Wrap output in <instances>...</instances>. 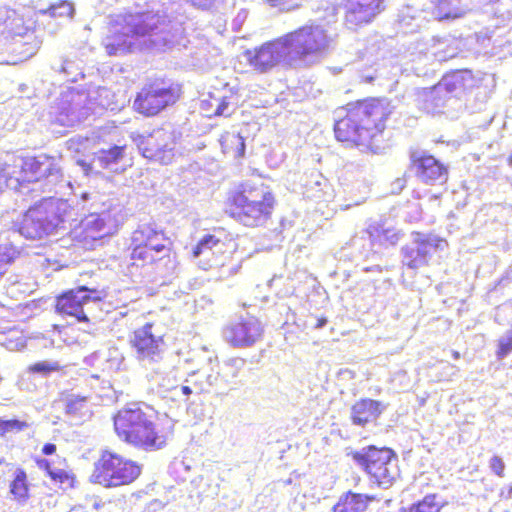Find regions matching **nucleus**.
Masks as SVG:
<instances>
[{
    "label": "nucleus",
    "instance_id": "nucleus-1",
    "mask_svg": "<svg viewBox=\"0 0 512 512\" xmlns=\"http://www.w3.org/2000/svg\"><path fill=\"white\" fill-rule=\"evenodd\" d=\"M340 110L333 124L335 140L345 148L379 153L393 114L391 102L370 96L350 101Z\"/></svg>",
    "mask_w": 512,
    "mask_h": 512
},
{
    "label": "nucleus",
    "instance_id": "nucleus-2",
    "mask_svg": "<svg viewBox=\"0 0 512 512\" xmlns=\"http://www.w3.org/2000/svg\"><path fill=\"white\" fill-rule=\"evenodd\" d=\"M278 200L261 178L246 179L231 187L224 199L225 214L247 228H263L272 223Z\"/></svg>",
    "mask_w": 512,
    "mask_h": 512
},
{
    "label": "nucleus",
    "instance_id": "nucleus-3",
    "mask_svg": "<svg viewBox=\"0 0 512 512\" xmlns=\"http://www.w3.org/2000/svg\"><path fill=\"white\" fill-rule=\"evenodd\" d=\"M114 429L124 443L146 452L163 449L174 435L170 419L148 413L139 406L118 410L114 416Z\"/></svg>",
    "mask_w": 512,
    "mask_h": 512
},
{
    "label": "nucleus",
    "instance_id": "nucleus-4",
    "mask_svg": "<svg viewBox=\"0 0 512 512\" xmlns=\"http://www.w3.org/2000/svg\"><path fill=\"white\" fill-rule=\"evenodd\" d=\"M288 66H299L314 62L330 51L332 38L321 25L309 23L282 35Z\"/></svg>",
    "mask_w": 512,
    "mask_h": 512
},
{
    "label": "nucleus",
    "instance_id": "nucleus-5",
    "mask_svg": "<svg viewBox=\"0 0 512 512\" xmlns=\"http://www.w3.org/2000/svg\"><path fill=\"white\" fill-rule=\"evenodd\" d=\"M160 17L149 11L119 15L110 22L104 48L109 55L130 52L134 40L150 35L158 28Z\"/></svg>",
    "mask_w": 512,
    "mask_h": 512
},
{
    "label": "nucleus",
    "instance_id": "nucleus-6",
    "mask_svg": "<svg viewBox=\"0 0 512 512\" xmlns=\"http://www.w3.org/2000/svg\"><path fill=\"white\" fill-rule=\"evenodd\" d=\"M141 473L142 466L137 461L104 449L93 464L89 482L106 489L119 488L133 484Z\"/></svg>",
    "mask_w": 512,
    "mask_h": 512
},
{
    "label": "nucleus",
    "instance_id": "nucleus-7",
    "mask_svg": "<svg viewBox=\"0 0 512 512\" xmlns=\"http://www.w3.org/2000/svg\"><path fill=\"white\" fill-rule=\"evenodd\" d=\"M65 208V204L53 198L39 201L23 214L19 233L31 240L44 239L64 223L68 215Z\"/></svg>",
    "mask_w": 512,
    "mask_h": 512
},
{
    "label": "nucleus",
    "instance_id": "nucleus-8",
    "mask_svg": "<svg viewBox=\"0 0 512 512\" xmlns=\"http://www.w3.org/2000/svg\"><path fill=\"white\" fill-rule=\"evenodd\" d=\"M182 94L180 84L155 78L146 82L135 93L132 109L143 117L153 118L178 103Z\"/></svg>",
    "mask_w": 512,
    "mask_h": 512
},
{
    "label": "nucleus",
    "instance_id": "nucleus-9",
    "mask_svg": "<svg viewBox=\"0 0 512 512\" xmlns=\"http://www.w3.org/2000/svg\"><path fill=\"white\" fill-rule=\"evenodd\" d=\"M128 249L132 264L137 266L153 264L175 254L173 244L164 231L150 225L140 226L131 233Z\"/></svg>",
    "mask_w": 512,
    "mask_h": 512
},
{
    "label": "nucleus",
    "instance_id": "nucleus-10",
    "mask_svg": "<svg viewBox=\"0 0 512 512\" xmlns=\"http://www.w3.org/2000/svg\"><path fill=\"white\" fill-rule=\"evenodd\" d=\"M62 155L39 153L18 157L19 164L11 172V179L15 188H22L34 183H46L50 179H61L63 176L61 167Z\"/></svg>",
    "mask_w": 512,
    "mask_h": 512
},
{
    "label": "nucleus",
    "instance_id": "nucleus-11",
    "mask_svg": "<svg viewBox=\"0 0 512 512\" xmlns=\"http://www.w3.org/2000/svg\"><path fill=\"white\" fill-rule=\"evenodd\" d=\"M351 458L378 486H392L398 476L397 454L388 447L369 445L361 451H354Z\"/></svg>",
    "mask_w": 512,
    "mask_h": 512
},
{
    "label": "nucleus",
    "instance_id": "nucleus-12",
    "mask_svg": "<svg viewBox=\"0 0 512 512\" xmlns=\"http://www.w3.org/2000/svg\"><path fill=\"white\" fill-rule=\"evenodd\" d=\"M165 337L162 327L155 321H149L132 331L129 345L139 362L152 365L163 359Z\"/></svg>",
    "mask_w": 512,
    "mask_h": 512
},
{
    "label": "nucleus",
    "instance_id": "nucleus-13",
    "mask_svg": "<svg viewBox=\"0 0 512 512\" xmlns=\"http://www.w3.org/2000/svg\"><path fill=\"white\" fill-rule=\"evenodd\" d=\"M409 167L415 177L425 185H446L448 182V166L428 152L412 151Z\"/></svg>",
    "mask_w": 512,
    "mask_h": 512
},
{
    "label": "nucleus",
    "instance_id": "nucleus-14",
    "mask_svg": "<svg viewBox=\"0 0 512 512\" xmlns=\"http://www.w3.org/2000/svg\"><path fill=\"white\" fill-rule=\"evenodd\" d=\"M140 150L149 161L167 165L175 158V141L171 133L157 129L141 140Z\"/></svg>",
    "mask_w": 512,
    "mask_h": 512
},
{
    "label": "nucleus",
    "instance_id": "nucleus-15",
    "mask_svg": "<svg viewBox=\"0 0 512 512\" xmlns=\"http://www.w3.org/2000/svg\"><path fill=\"white\" fill-rule=\"evenodd\" d=\"M248 63L258 72H266L282 62L288 65L287 50L282 36L245 52Z\"/></svg>",
    "mask_w": 512,
    "mask_h": 512
},
{
    "label": "nucleus",
    "instance_id": "nucleus-16",
    "mask_svg": "<svg viewBox=\"0 0 512 512\" xmlns=\"http://www.w3.org/2000/svg\"><path fill=\"white\" fill-rule=\"evenodd\" d=\"M261 322L254 316L233 321L224 328L226 341L235 348L250 347L263 336Z\"/></svg>",
    "mask_w": 512,
    "mask_h": 512
},
{
    "label": "nucleus",
    "instance_id": "nucleus-17",
    "mask_svg": "<svg viewBox=\"0 0 512 512\" xmlns=\"http://www.w3.org/2000/svg\"><path fill=\"white\" fill-rule=\"evenodd\" d=\"M345 23L350 29H357L370 23L384 9V0H347Z\"/></svg>",
    "mask_w": 512,
    "mask_h": 512
},
{
    "label": "nucleus",
    "instance_id": "nucleus-18",
    "mask_svg": "<svg viewBox=\"0 0 512 512\" xmlns=\"http://www.w3.org/2000/svg\"><path fill=\"white\" fill-rule=\"evenodd\" d=\"M25 21L15 9L8 6L0 7V51L9 48L15 37L25 33Z\"/></svg>",
    "mask_w": 512,
    "mask_h": 512
},
{
    "label": "nucleus",
    "instance_id": "nucleus-19",
    "mask_svg": "<svg viewBox=\"0 0 512 512\" xmlns=\"http://www.w3.org/2000/svg\"><path fill=\"white\" fill-rule=\"evenodd\" d=\"M77 288L69 289L55 298V311L62 316L74 317L77 322L90 323L89 317L84 311L85 298L80 296Z\"/></svg>",
    "mask_w": 512,
    "mask_h": 512
},
{
    "label": "nucleus",
    "instance_id": "nucleus-20",
    "mask_svg": "<svg viewBox=\"0 0 512 512\" xmlns=\"http://www.w3.org/2000/svg\"><path fill=\"white\" fill-rule=\"evenodd\" d=\"M35 463L60 489L71 490L76 487L77 476L66 459L61 461L63 467H54L49 460L44 458L36 459Z\"/></svg>",
    "mask_w": 512,
    "mask_h": 512
},
{
    "label": "nucleus",
    "instance_id": "nucleus-21",
    "mask_svg": "<svg viewBox=\"0 0 512 512\" xmlns=\"http://www.w3.org/2000/svg\"><path fill=\"white\" fill-rule=\"evenodd\" d=\"M384 410L381 401L371 398H361L357 400L350 409V419L354 425L366 426L375 422Z\"/></svg>",
    "mask_w": 512,
    "mask_h": 512
},
{
    "label": "nucleus",
    "instance_id": "nucleus-22",
    "mask_svg": "<svg viewBox=\"0 0 512 512\" xmlns=\"http://www.w3.org/2000/svg\"><path fill=\"white\" fill-rule=\"evenodd\" d=\"M450 99L449 93L439 83L431 88L423 89L418 95V103L426 113H440Z\"/></svg>",
    "mask_w": 512,
    "mask_h": 512
},
{
    "label": "nucleus",
    "instance_id": "nucleus-23",
    "mask_svg": "<svg viewBox=\"0 0 512 512\" xmlns=\"http://www.w3.org/2000/svg\"><path fill=\"white\" fill-rule=\"evenodd\" d=\"M440 84L450 95L471 90L476 86V79L470 69H458L446 74Z\"/></svg>",
    "mask_w": 512,
    "mask_h": 512
},
{
    "label": "nucleus",
    "instance_id": "nucleus-24",
    "mask_svg": "<svg viewBox=\"0 0 512 512\" xmlns=\"http://www.w3.org/2000/svg\"><path fill=\"white\" fill-rule=\"evenodd\" d=\"M375 497L368 494L347 491L339 497L332 512H365Z\"/></svg>",
    "mask_w": 512,
    "mask_h": 512
},
{
    "label": "nucleus",
    "instance_id": "nucleus-25",
    "mask_svg": "<svg viewBox=\"0 0 512 512\" xmlns=\"http://www.w3.org/2000/svg\"><path fill=\"white\" fill-rule=\"evenodd\" d=\"M30 487L27 472L24 468L17 467L8 485L11 500L17 504H25L31 497Z\"/></svg>",
    "mask_w": 512,
    "mask_h": 512
},
{
    "label": "nucleus",
    "instance_id": "nucleus-26",
    "mask_svg": "<svg viewBox=\"0 0 512 512\" xmlns=\"http://www.w3.org/2000/svg\"><path fill=\"white\" fill-rule=\"evenodd\" d=\"M468 10L459 0H432V13L437 21H453L464 17Z\"/></svg>",
    "mask_w": 512,
    "mask_h": 512
},
{
    "label": "nucleus",
    "instance_id": "nucleus-27",
    "mask_svg": "<svg viewBox=\"0 0 512 512\" xmlns=\"http://www.w3.org/2000/svg\"><path fill=\"white\" fill-rule=\"evenodd\" d=\"M222 152L233 159H240L245 154V139L239 133L224 132L220 137Z\"/></svg>",
    "mask_w": 512,
    "mask_h": 512
},
{
    "label": "nucleus",
    "instance_id": "nucleus-28",
    "mask_svg": "<svg viewBox=\"0 0 512 512\" xmlns=\"http://www.w3.org/2000/svg\"><path fill=\"white\" fill-rule=\"evenodd\" d=\"M128 146L124 145H114L107 149H101L99 151L98 160L102 167L108 168L113 164H118L122 161L127 154Z\"/></svg>",
    "mask_w": 512,
    "mask_h": 512
},
{
    "label": "nucleus",
    "instance_id": "nucleus-29",
    "mask_svg": "<svg viewBox=\"0 0 512 512\" xmlns=\"http://www.w3.org/2000/svg\"><path fill=\"white\" fill-rule=\"evenodd\" d=\"M373 244L383 246L395 245L399 235L392 229H384L380 225L370 226L367 230Z\"/></svg>",
    "mask_w": 512,
    "mask_h": 512
},
{
    "label": "nucleus",
    "instance_id": "nucleus-30",
    "mask_svg": "<svg viewBox=\"0 0 512 512\" xmlns=\"http://www.w3.org/2000/svg\"><path fill=\"white\" fill-rule=\"evenodd\" d=\"M59 361H37L27 367V373L48 377L53 373H59L63 370Z\"/></svg>",
    "mask_w": 512,
    "mask_h": 512
},
{
    "label": "nucleus",
    "instance_id": "nucleus-31",
    "mask_svg": "<svg viewBox=\"0 0 512 512\" xmlns=\"http://www.w3.org/2000/svg\"><path fill=\"white\" fill-rule=\"evenodd\" d=\"M442 505L437 501V494H428L419 502L411 505L408 512H440Z\"/></svg>",
    "mask_w": 512,
    "mask_h": 512
},
{
    "label": "nucleus",
    "instance_id": "nucleus-32",
    "mask_svg": "<svg viewBox=\"0 0 512 512\" xmlns=\"http://www.w3.org/2000/svg\"><path fill=\"white\" fill-rule=\"evenodd\" d=\"M30 427L26 420L9 419L3 420L0 418V436L5 437L10 433H20Z\"/></svg>",
    "mask_w": 512,
    "mask_h": 512
},
{
    "label": "nucleus",
    "instance_id": "nucleus-33",
    "mask_svg": "<svg viewBox=\"0 0 512 512\" xmlns=\"http://www.w3.org/2000/svg\"><path fill=\"white\" fill-rule=\"evenodd\" d=\"M221 244L220 238L212 234L204 235L192 250L193 257H199L203 252L211 250Z\"/></svg>",
    "mask_w": 512,
    "mask_h": 512
},
{
    "label": "nucleus",
    "instance_id": "nucleus-34",
    "mask_svg": "<svg viewBox=\"0 0 512 512\" xmlns=\"http://www.w3.org/2000/svg\"><path fill=\"white\" fill-rule=\"evenodd\" d=\"M80 237L85 246H92L95 241L102 239L103 234L95 224H89L83 228Z\"/></svg>",
    "mask_w": 512,
    "mask_h": 512
},
{
    "label": "nucleus",
    "instance_id": "nucleus-35",
    "mask_svg": "<svg viewBox=\"0 0 512 512\" xmlns=\"http://www.w3.org/2000/svg\"><path fill=\"white\" fill-rule=\"evenodd\" d=\"M78 290L80 293L85 292V295H82L85 298L86 303L89 301L93 302H102L104 301L108 296V289L107 288H89L87 286H78Z\"/></svg>",
    "mask_w": 512,
    "mask_h": 512
},
{
    "label": "nucleus",
    "instance_id": "nucleus-36",
    "mask_svg": "<svg viewBox=\"0 0 512 512\" xmlns=\"http://www.w3.org/2000/svg\"><path fill=\"white\" fill-rule=\"evenodd\" d=\"M405 258L407 259L406 265L411 269H417L426 264V252L420 249H406Z\"/></svg>",
    "mask_w": 512,
    "mask_h": 512
},
{
    "label": "nucleus",
    "instance_id": "nucleus-37",
    "mask_svg": "<svg viewBox=\"0 0 512 512\" xmlns=\"http://www.w3.org/2000/svg\"><path fill=\"white\" fill-rule=\"evenodd\" d=\"M86 396H73L66 402V412L69 414L80 413L86 407Z\"/></svg>",
    "mask_w": 512,
    "mask_h": 512
},
{
    "label": "nucleus",
    "instance_id": "nucleus-38",
    "mask_svg": "<svg viewBox=\"0 0 512 512\" xmlns=\"http://www.w3.org/2000/svg\"><path fill=\"white\" fill-rule=\"evenodd\" d=\"M512 352V331L505 338L498 340V348L496 355L498 359H502Z\"/></svg>",
    "mask_w": 512,
    "mask_h": 512
},
{
    "label": "nucleus",
    "instance_id": "nucleus-39",
    "mask_svg": "<svg viewBox=\"0 0 512 512\" xmlns=\"http://www.w3.org/2000/svg\"><path fill=\"white\" fill-rule=\"evenodd\" d=\"M489 467L491 471L498 477L502 478L505 475V463L502 458L498 455H494L490 458Z\"/></svg>",
    "mask_w": 512,
    "mask_h": 512
},
{
    "label": "nucleus",
    "instance_id": "nucleus-40",
    "mask_svg": "<svg viewBox=\"0 0 512 512\" xmlns=\"http://www.w3.org/2000/svg\"><path fill=\"white\" fill-rule=\"evenodd\" d=\"M7 167V163H0V195L7 189L9 182L12 181L11 173L7 171Z\"/></svg>",
    "mask_w": 512,
    "mask_h": 512
},
{
    "label": "nucleus",
    "instance_id": "nucleus-41",
    "mask_svg": "<svg viewBox=\"0 0 512 512\" xmlns=\"http://www.w3.org/2000/svg\"><path fill=\"white\" fill-rule=\"evenodd\" d=\"M270 6L278 7L282 10H290L299 6L297 0H264Z\"/></svg>",
    "mask_w": 512,
    "mask_h": 512
},
{
    "label": "nucleus",
    "instance_id": "nucleus-42",
    "mask_svg": "<svg viewBox=\"0 0 512 512\" xmlns=\"http://www.w3.org/2000/svg\"><path fill=\"white\" fill-rule=\"evenodd\" d=\"M230 102L227 97H223L221 100H219L217 107L215 109L214 115L215 116H229L231 115L232 111L229 110Z\"/></svg>",
    "mask_w": 512,
    "mask_h": 512
},
{
    "label": "nucleus",
    "instance_id": "nucleus-43",
    "mask_svg": "<svg viewBox=\"0 0 512 512\" xmlns=\"http://www.w3.org/2000/svg\"><path fill=\"white\" fill-rule=\"evenodd\" d=\"M243 364H244V360L243 359L234 358V359L229 360L226 363V367L227 368H234L235 371L232 372V375L235 376V375H237L238 370L243 366Z\"/></svg>",
    "mask_w": 512,
    "mask_h": 512
},
{
    "label": "nucleus",
    "instance_id": "nucleus-44",
    "mask_svg": "<svg viewBox=\"0 0 512 512\" xmlns=\"http://www.w3.org/2000/svg\"><path fill=\"white\" fill-rule=\"evenodd\" d=\"M57 450V447L53 443H45L41 449L42 454L44 455H53Z\"/></svg>",
    "mask_w": 512,
    "mask_h": 512
},
{
    "label": "nucleus",
    "instance_id": "nucleus-45",
    "mask_svg": "<svg viewBox=\"0 0 512 512\" xmlns=\"http://www.w3.org/2000/svg\"><path fill=\"white\" fill-rule=\"evenodd\" d=\"M327 323V319L325 317L319 318L316 323V328H321Z\"/></svg>",
    "mask_w": 512,
    "mask_h": 512
},
{
    "label": "nucleus",
    "instance_id": "nucleus-46",
    "mask_svg": "<svg viewBox=\"0 0 512 512\" xmlns=\"http://www.w3.org/2000/svg\"><path fill=\"white\" fill-rule=\"evenodd\" d=\"M181 392L184 395L188 396V395H190L192 393V390H191V388L189 386L184 385V386L181 387Z\"/></svg>",
    "mask_w": 512,
    "mask_h": 512
},
{
    "label": "nucleus",
    "instance_id": "nucleus-47",
    "mask_svg": "<svg viewBox=\"0 0 512 512\" xmlns=\"http://www.w3.org/2000/svg\"><path fill=\"white\" fill-rule=\"evenodd\" d=\"M512 496V485H509L507 487V494H506V497L507 498H510Z\"/></svg>",
    "mask_w": 512,
    "mask_h": 512
},
{
    "label": "nucleus",
    "instance_id": "nucleus-48",
    "mask_svg": "<svg viewBox=\"0 0 512 512\" xmlns=\"http://www.w3.org/2000/svg\"><path fill=\"white\" fill-rule=\"evenodd\" d=\"M452 357L454 359H459L460 358V353L458 351H452Z\"/></svg>",
    "mask_w": 512,
    "mask_h": 512
},
{
    "label": "nucleus",
    "instance_id": "nucleus-49",
    "mask_svg": "<svg viewBox=\"0 0 512 512\" xmlns=\"http://www.w3.org/2000/svg\"><path fill=\"white\" fill-rule=\"evenodd\" d=\"M440 198H441V194H433V195L431 196V199H433V200H438V199H440Z\"/></svg>",
    "mask_w": 512,
    "mask_h": 512
},
{
    "label": "nucleus",
    "instance_id": "nucleus-50",
    "mask_svg": "<svg viewBox=\"0 0 512 512\" xmlns=\"http://www.w3.org/2000/svg\"><path fill=\"white\" fill-rule=\"evenodd\" d=\"M507 161L509 165H512V154L508 156Z\"/></svg>",
    "mask_w": 512,
    "mask_h": 512
},
{
    "label": "nucleus",
    "instance_id": "nucleus-51",
    "mask_svg": "<svg viewBox=\"0 0 512 512\" xmlns=\"http://www.w3.org/2000/svg\"><path fill=\"white\" fill-rule=\"evenodd\" d=\"M3 462H4V460H3V459H0V466L2 465V463H3Z\"/></svg>",
    "mask_w": 512,
    "mask_h": 512
}]
</instances>
